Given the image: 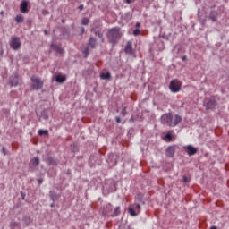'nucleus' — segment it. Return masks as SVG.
I'll return each instance as SVG.
<instances>
[{"label":"nucleus","mask_w":229,"mask_h":229,"mask_svg":"<svg viewBox=\"0 0 229 229\" xmlns=\"http://www.w3.org/2000/svg\"><path fill=\"white\" fill-rule=\"evenodd\" d=\"M161 124H165V126H170V128H175V126H178L180 123H182V117L180 114H174L173 116L172 114H164L161 118Z\"/></svg>","instance_id":"obj_1"},{"label":"nucleus","mask_w":229,"mask_h":229,"mask_svg":"<svg viewBox=\"0 0 229 229\" xmlns=\"http://www.w3.org/2000/svg\"><path fill=\"white\" fill-rule=\"evenodd\" d=\"M123 37V30L121 27H114L107 30V39L108 41L114 46L121 40Z\"/></svg>","instance_id":"obj_2"},{"label":"nucleus","mask_w":229,"mask_h":229,"mask_svg":"<svg viewBox=\"0 0 229 229\" xmlns=\"http://www.w3.org/2000/svg\"><path fill=\"white\" fill-rule=\"evenodd\" d=\"M30 80H31L30 88L32 90H40L41 89H44V81L40 78L37 76H32Z\"/></svg>","instance_id":"obj_3"},{"label":"nucleus","mask_w":229,"mask_h":229,"mask_svg":"<svg viewBox=\"0 0 229 229\" xmlns=\"http://www.w3.org/2000/svg\"><path fill=\"white\" fill-rule=\"evenodd\" d=\"M9 46L13 51H19L22 47V42H21V38L13 36L9 42Z\"/></svg>","instance_id":"obj_4"},{"label":"nucleus","mask_w":229,"mask_h":229,"mask_svg":"<svg viewBox=\"0 0 229 229\" xmlns=\"http://www.w3.org/2000/svg\"><path fill=\"white\" fill-rule=\"evenodd\" d=\"M169 89L174 94L180 92V90H182V82L177 79L172 80L169 84Z\"/></svg>","instance_id":"obj_5"},{"label":"nucleus","mask_w":229,"mask_h":229,"mask_svg":"<svg viewBox=\"0 0 229 229\" xmlns=\"http://www.w3.org/2000/svg\"><path fill=\"white\" fill-rule=\"evenodd\" d=\"M203 106L206 110H215L216 106H217V101L214 98H205Z\"/></svg>","instance_id":"obj_6"},{"label":"nucleus","mask_w":229,"mask_h":229,"mask_svg":"<svg viewBox=\"0 0 229 229\" xmlns=\"http://www.w3.org/2000/svg\"><path fill=\"white\" fill-rule=\"evenodd\" d=\"M117 160H119V156L114 153H110L106 158L109 167H115L117 165Z\"/></svg>","instance_id":"obj_7"},{"label":"nucleus","mask_w":229,"mask_h":229,"mask_svg":"<svg viewBox=\"0 0 229 229\" xmlns=\"http://www.w3.org/2000/svg\"><path fill=\"white\" fill-rule=\"evenodd\" d=\"M89 165L91 167H96V165H101V159L98 157L96 155H91L89 159Z\"/></svg>","instance_id":"obj_8"},{"label":"nucleus","mask_w":229,"mask_h":229,"mask_svg":"<svg viewBox=\"0 0 229 229\" xmlns=\"http://www.w3.org/2000/svg\"><path fill=\"white\" fill-rule=\"evenodd\" d=\"M183 149L189 157H192V156L196 155V153H198V148L192 145L184 146Z\"/></svg>","instance_id":"obj_9"},{"label":"nucleus","mask_w":229,"mask_h":229,"mask_svg":"<svg viewBox=\"0 0 229 229\" xmlns=\"http://www.w3.org/2000/svg\"><path fill=\"white\" fill-rule=\"evenodd\" d=\"M21 83V77L19 73H14V76L9 80V85L11 87H17Z\"/></svg>","instance_id":"obj_10"},{"label":"nucleus","mask_w":229,"mask_h":229,"mask_svg":"<svg viewBox=\"0 0 229 229\" xmlns=\"http://www.w3.org/2000/svg\"><path fill=\"white\" fill-rule=\"evenodd\" d=\"M174 148H176V146H169L165 149L166 157H169V158H173V157H174V153H176V149H174Z\"/></svg>","instance_id":"obj_11"},{"label":"nucleus","mask_w":229,"mask_h":229,"mask_svg":"<svg viewBox=\"0 0 229 229\" xmlns=\"http://www.w3.org/2000/svg\"><path fill=\"white\" fill-rule=\"evenodd\" d=\"M20 12H21V13H28L29 10H28V1L27 0H23L20 4Z\"/></svg>","instance_id":"obj_12"},{"label":"nucleus","mask_w":229,"mask_h":229,"mask_svg":"<svg viewBox=\"0 0 229 229\" xmlns=\"http://www.w3.org/2000/svg\"><path fill=\"white\" fill-rule=\"evenodd\" d=\"M114 210V206L112 204L106 205V208L103 209L104 216H110Z\"/></svg>","instance_id":"obj_13"},{"label":"nucleus","mask_w":229,"mask_h":229,"mask_svg":"<svg viewBox=\"0 0 229 229\" xmlns=\"http://www.w3.org/2000/svg\"><path fill=\"white\" fill-rule=\"evenodd\" d=\"M30 165H31L32 167H37V166L40 165V157H38V156H37V157L31 158L30 161Z\"/></svg>","instance_id":"obj_14"},{"label":"nucleus","mask_w":229,"mask_h":229,"mask_svg":"<svg viewBox=\"0 0 229 229\" xmlns=\"http://www.w3.org/2000/svg\"><path fill=\"white\" fill-rule=\"evenodd\" d=\"M98 45V39L94 37H90L88 42V46L91 47V49H96V46Z\"/></svg>","instance_id":"obj_15"},{"label":"nucleus","mask_w":229,"mask_h":229,"mask_svg":"<svg viewBox=\"0 0 229 229\" xmlns=\"http://www.w3.org/2000/svg\"><path fill=\"white\" fill-rule=\"evenodd\" d=\"M132 43L131 41H128L126 46H125V48H124V52L127 54V55H131V53H133V47H132Z\"/></svg>","instance_id":"obj_16"},{"label":"nucleus","mask_w":229,"mask_h":229,"mask_svg":"<svg viewBox=\"0 0 229 229\" xmlns=\"http://www.w3.org/2000/svg\"><path fill=\"white\" fill-rule=\"evenodd\" d=\"M49 196L54 203H55V201H58V199H60V195L58 193H56V191H50Z\"/></svg>","instance_id":"obj_17"},{"label":"nucleus","mask_w":229,"mask_h":229,"mask_svg":"<svg viewBox=\"0 0 229 229\" xmlns=\"http://www.w3.org/2000/svg\"><path fill=\"white\" fill-rule=\"evenodd\" d=\"M208 19H210V21H212V22H217V12L211 11L209 13Z\"/></svg>","instance_id":"obj_18"},{"label":"nucleus","mask_w":229,"mask_h":229,"mask_svg":"<svg viewBox=\"0 0 229 229\" xmlns=\"http://www.w3.org/2000/svg\"><path fill=\"white\" fill-rule=\"evenodd\" d=\"M135 201L136 203H141V205H144V194L137 193L135 196Z\"/></svg>","instance_id":"obj_19"},{"label":"nucleus","mask_w":229,"mask_h":229,"mask_svg":"<svg viewBox=\"0 0 229 229\" xmlns=\"http://www.w3.org/2000/svg\"><path fill=\"white\" fill-rule=\"evenodd\" d=\"M51 49H53V51H55V53H58L59 55H62V53H64V49H62V47H60V46L56 44H52Z\"/></svg>","instance_id":"obj_20"},{"label":"nucleus","mask_w":229,"mask_h":229,"mask_svg":"<svg viewBox=\"0 0 229 229\" xmlns=\"http://www.w3.org/2000/svg\"><path fill=\"white\" fill-rule=\"evenodd\" d=\"M91 31H93L94 35H96L97 37H98L100 38L101 42H105V38L103 37V34L101 33V30L92 29Z\"/></svg>","instance_id":"obj_21"},{"label":"nucleus","mask_w":229,"mask_h":229,"mask_svg":"<svg viewBox=\"0 0 229 229\" xmlns=\"http://www.w3.org/2000/svg\"><path fill=\"white\" fill-rule=\"evenodd\" d=\"M11 229H22V226L21 225V223L12 221L9 225Z\"/></svg>","instance_id":"obj_22"},{"label":"nucleus","mask_w":229,"mask_h":229,"mask_svg":"<svg viewBox=\"0 0 229 229\" xmlns=\"http://www.w3.org/2000/svg\"><path fill=\"white\" fill-rule=\"evenodd\" d=\"M67 80V77L65 75L58 74L55 77V81L57 83H64V81Z\"/></svg>","instance_id":"obj_23"},{"label":"nucleus","mask_w":229,"mask_h":229,"mask_svg":"<svg viewBox=\"0 0 229 229\" xmlns=\"http://www.w3.org/2000/svg\"><path fill=\"white\" fill-rule=\"evenodd\" d=\"M46 162L47 164H48V165H53V166L58 165V163L56 162V160H55V158H53L50 156L47 158Z\"/></svg>","instance_id":"obj_24"},{"label":"nucleus","mask_w":229,"mask_h":229,"mask_svg":"<svg viewBox=\"0 0 229 229\" xmlns=\"http://www.w3.org/2000/svg\"><path fill=\"white\" fill-rule=\"evenodd\" d=\"M121 214V207L117 206L114 211L110 215V217H117Z\"/></svg>","instance_id":"obj_25"},{"label":"nucleus","mask_w":229,"mask_h":229,"mask_svg":"<svg viewBox=\"0 0 229 229\" xmlns=\"http://www.w3.org/2000/svg\"><path fill=\"white\" fill-rule=\"evenodd\" d=\"M14 21L17 24H22L24 22V16L22 14L16 15Z\"/></svg>","instance_id":"obj_26"},{"label":"nucleus","mask_w":229,"mask_h":229,"mask_svg":"<svg viewBox=\"0 0 229 229\" xmlns=\"http://www.w3.org/2000/svg\"><path fill=\"white\" fill-rule=\"evenodd\" d=\"M129 214L130 216H132V217H135L139 215V213L136 212L135 208L131 207L129 208Z\"/></svg>","instance_id":"obj_27"},{"label":"nucleus","mask_w":229,"mask_h":229,"mask_svg":"<svg viewBox=\"0 0 229 229\" xmlns=\"http://www.w3.org/2000/svg\"><path fill=\"white\" fill-rule=\"evenodd\" d=\"M38 135H39L40 137H42V135L47 136V135H49V131L40 129L38 131Z\"/></svg>","instance_id":"obj_28"},{"label":"nucleus","mask_w":229,"mask_h":229,"mask_svg":"<svg viewBox=\"0 0 229 229\" xmlns=\"http://www.w3.org/2000/svg\"><path fill=\"white\" fill-rule=\"evenodd\" d=\"M165 140L166 142H171L173 140V134H171V132H167L165 135Z\"/></svg>","instance_id":"obj_29"},{"label":"nucleus","mask_w":229,"mask_h":229,"mask_svg":"<svg viewBox=\"0 0 229 229\" xmlns=\"http://www.w3.org/2000/svg\"><path fill=\"white\" fill-rule=\"evenodd\" d=\"M100 78L102 80H110V78H112V75L110 74V72H106V73H102L100 75Z\"/></svg>","instance_id":"obj_30"},{"label":"nucleus","mask_w":229,"mask_h":229,"mask_svg":"<svg viewBox=\"0 0 229 229\" xmlns=\"http://www.w3.org/2000/svg\"><path fill=\"white\" fill-rule=\"evenodd\" d=\"M23 221L26 226H30V225H31V218L30 216H24Z\"/></svg>","instance_id":"obj_31"},{"label":"nucleus","mask_w":229,"mask_h":229,"mask_svg":"<svg viewBox=\"0 0 229 229\" xmlns=\"http://www.w3.org/2000/svg\"><path fill=\"white\" fill-rule=\"evenodd\" d=\"M47 119H49V115H47L46 112H43L39 118V121H47Z\"/></svg>","instance_id":"obj_32"},{"label":"nucleus","mask_w":229,"mask_h":229,"mask_svg":"<svg viewBox=\"0 0 229 229\" xmlns=\"http://www.w3.org/2000/svg\"><path fill=\"white\" fill-rule=\"evenodd\" d=\"M89 22H90V21L89 20V18H83V19L81 20V24H82L83 26H89Z\"/></svg>","instance_id":"obj_33"},{"label":"nucleus","mask_w":229,"mask_h":229,"mask_svg":"<svg viewBox=\"0 0 229 229\" xmlns=\"http://www.w3.org/2000/svg\"><path fill=\"white\" fill-rule=\"evenodd\" d=\"M121 115H123V117H125V115H128V111H126V107H123L122 109Z\"/></svg>","instance_id":"obj_34"},{"label":"nucleus","mask_w":229,"mask_h":229,"mask_svg":"<svg viewBox=\"0 0 229 229\" xmlns=\"http://www.w3.org/2000/svg\"><path fill=\"white\" fill-rule=\"evenodd\" d=\"M134 37H137L138 35H140V29H135L133 30Z\"/></svg>","instance_id":"obj_35"},{"label":"nucleus","mask_w":229,"mask_h":229,"mask_svg":"<svg viewBox=\"0 0 229 229\" xmlns=\"http://www.w3.org/2000/svg\"><path fill=\"white\" fill-rule=\"evenodd\" d=\"M140 204H142V203L141 202H135L136 208H137L138 212H140V209L142 208L140 207Z\"/></svg>","instance_id":"obj_36"},{"label":"nucleus","mask_w":229,"mask_h":229,"mask_svg":"<svg viewBox=\"0 0 229 229\" xmlns=\"http://www.w3.org/2000/svg\"><path fill=\"white\" fill-rule=\"evenodd\" d=\"M2 153L4 156L8 155V150L6 149V148H4V147L2 148Z\"/></svg>","instance_id":"obj_37"},{"label":"nucleus","mask_w":229,"mask_h":229,"mask_svg":"<svg viewBox=\"0 0 229 229\" xmlns=\"http://www.w3.org/2000/svg\"><path fill=\"white\" fill-rule=\"evenodd\" d=\"M38 185H42V183H44V178L38 179Z\"/></svg>","instance_id":"obj_38"},{"label":"nucleus","mask_w":229,"mask_h":229,"mask_svg":"<svg viewBox=\"0 0 229 229\" xmlns=\"http://www.w3.org/2000/svg\"><path fill=\"white\" fill-rule=\"evenodd\" d=\"M182 180L184 183H189V178L187 176H183Z\"/></svg>","instance_id":"obj_39"},{"label":"nucleus","mask_w":229,"mask_h":229,"mask_svg":"<svg viewBox=\"0 0 229 229\" xmlns=\"http://www.w3.org/2000/svg\"><path fill=\"white\" fill-rule=\"evenodd\" d=\"M126 4H131V3H135V0H125Z\"/></svg>","instance_id":"obj_40"},{"label":"nucleus","mask_w":229,"mask_h":229,"mask_svg":"<svg viewBox=\"0 0 229 229\" xmlns=\"http://www.w3.org/2000/svg\"><path fill=\"white\" fill-rule=\"evenodd\" d=\"M85 33V27H81V35H83Z\"/></svg>","instance_id":"obj_41"},{"label":"nucleus","mask_w":229,"mask_h":229,"mask_svg":"<svg viewBox=\"0 0 229 229\" xmlns=\"http://www.w3.org/2000/svg\"><path fill=\"white\" fill-rule=\"evenodd\" d=\"M21 199H25V198H26V193H24V192H21Z\"/></svg>","instance_id":"obj_42"},{"label":"nucleus","mask_w":229,"mask_h":229,"mask_svg":"<svg viewBox=\"0 0 229 229\" xmlns=\"http://www.w3.org/2000/svg\"><path fill=\"white\" fill-rule=\"evenodd\" d=\"M200 22H201L202 26H205V24H206V22H207V19L201 20Z\"/></svg>","instance_id":"obj_43"},{"label":"nucleus","mask_w":229,"mask_h":229,"mask_svg":"<svg viewBox=\"0 0 229 229\" xmlns=\"http://www.w3.org/2000/svg\"><path fill=\"white\" fill-rule=\"evenodd\" d=\"M135 27H136V30H139V28H140V22H136Z\"/></svg>","instance_id":"obj_44"},{"label":"nucleus","mask_w":229,"mask_h":229,"mask_svg":"<svg viewBox=\"0 0 229 229\" xmlns=\"http://www.w3.org/2000/svg\"><path fill=\"white\" fill-rule=\"evenodd\" d=\"M115 121H116V123H121V117L116 116V117H115Z\"/></svg>","instance_id":"obj_45"},{"label":"nucleus","mask_w":229,"mask_h":229,"mask_svg":"<svg viewBox=\"0 0 229 229\" xmlns=\"http://www.w3.org/2000/svg\"><path fill=\"white\" fill-rule=\"evenodd\" d=\"M186 60H187V55H183V56L182 57V62H186Z\"/></svg>","instance_id":"obj_46"},{"label":"nucleus","mask_w":229,"mask_h":229,"mask_svg":"<svg viewBox=\"0 0 229 229\" xmlns=\"http://www.w3.org/2000/svg\"><path fill=\"white\" fill-rule=\"evenodd\" d=\"M133 121H135V118L133 116H131L130 119H129V123H133Z\"/></svg>","instance_id":"obj_47"},{"label":"nucleus","mask_w":229,"mask_h":229,"mask_svg":"<svg viewBox=\"0 0 229 229\" xmlns=\"http://www.w3.org/2000/svg\"><path fill=\"white\" fill-rule=\"evenodd\" d=\"M83 8H84L83 4H81V5L79 6V10H80L81 12L83 10Z\"/></svg>","instance_id":"obj_48"},{"label":"nucleus","mask_w":229,"mask_h":229,"mask_svg":"<svg viewBox=\"0 0 229 229\" xmlns=\"http://www.w3.org/2000/svg\"><path fill=\"white\" fill-rule=\"evenodd\" d=\"M84 53H85L86 55H89V48H86L85 51H84Z\"/></svg>","instance_id":"obj_49"},{"label":"nucleus","mask_w":229,"mask_h":229,"mask_svg":"<svg viewBox=\"0 0 229 229\" xmlns=\"http://www.w3.org/2000/svg\"><path fill=\"white\" fill-rule=\"evenodd\" d=\"M66 174L71 175V170H67Z\"/></svg>","instance_id":"obj_50"},{"label":"nucleus","mask_w":229,"mask_h":229,"mask_svg":"<svg viewBox=\"0 0 229 229\" xmlns=\"http://www.w3.org/2000/svg\"><path fill=\"white\" fill-rule=\"evenodd\" d=\"M210 229H217V227L216 225H213L210 227Z\"/></svg>","instance_id":"obj_51"},{"label":"nucleus","mask_w":229,"mask_h":229,"mask_svg":"<svg viewBox=\"0 0 229 229\" xmlns=\"http://www.w3.org/2000/svg\"><path fill=\"white\" fill-rule=\"evenodd\" d=\"M0 13H1V15H4V11H1Z\"/></svg>","instance_id":"obj_52"},{"label":"nucleus","mask_w":229,"mask_h":229,"mask_svg":"<svg viewBox=\"0 0 229 229\" xmlns=\"http://www.w3.org/2000/svg\"><path fill=\"white\" fill-rule=\"evenodd\" d=\"M50 207H52V208L55 207V203H52V204L50 205Z\"/></svg>","instance_id":"obj_53"},{"label":"nucleus","mask_w":229,"mask_h":229,"mask_svg":"<svg viewBox=\"0 0 229 229\" xmlns=\"http://www.w3.org/2000/svg\"><path fill=\"white\" fill-rule=\"evenodd\" d=\"M44 13H47V11H46Z\"/></svg>","instance_id":"obj_54"},{"label":"nucleus","mask_w":229,"mask_h":229,"mask_svg":"<svg viewBox=\"0 0 229 229\" xmlns=\"http://www.w3.org/2000/svg\"><path fill=\"white\" fill-rule=\"evenodd\" d=\"M45 33L47 34V30H45Z\"/></svg>","instance_id":"obj_55"}]
</instances>
